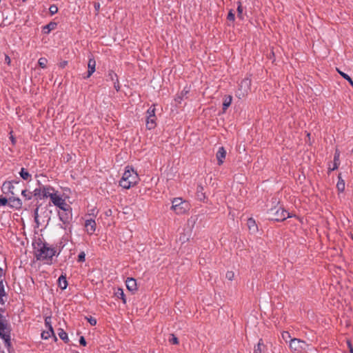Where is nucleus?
<instances>
[{"mask_svg": "<svg viewBox=\"0 0 353 353\" xmlns=\"http://www.w3.org/2000/svg\"><path fill=\"white\" fill-rule=\"evenodd\" d=\"M187 203L182 201L181 198H174L172 200V205L171 207L176 214H181L185 212Z\"/></svg>", "mask_w": 353, "mask_h": 353, "instance_id": "39448f33", "label": "nucleus"}, {"mask_svg": "<svg viewBox=\"0 0 353 353\" xmlns=\"http://www.w3.org/2000/svg\"><path fill=\"white\" fill-rule=\"evenodd\" d=\"M96 61L94 59H90L88 63V70L86 77L84 78H89L95 71Z\"/></svg>", "mask_w": 353, "mask_h": 353, "instance_id": "9b49d317", "label": "nucleus"}, {"mask_svg": "<svg viewBox=\"0 0 353 353\" xmlns=\"http://www.w3.org/2000/svg\"><path fill=\"white\" fill-rule=\"evenodd\" d=\"M10 139H11L12 144H14L15 143V139L12 136H11Z\"/></svg>", "mask_w": 353, "mask_h": 353, "instance_id": "5fc2aeb1", "label": "nucleus"}, {"mask_svg": "<svg viewBox=\"0 0 353 353\" xmlns=\"http://www.w3.org/2000/svg\"><path fill=\"white\" fill-rule=\"evenodd\" d=\"M19 174L20 176L24 180H28L31 177V175L29 174V172L23 168H21Z\"/></svg>", "mask_w": 353, "mask_h": 353, "instance_id": "393cba45", "label": "nucleus"}, {"mask_svg": "<svg viewBox=\"0 0 353 353\" xmlns=\"http://www.w3.org/2000/svg\"><path fill=\"white\" fill-rule=\"evenodd\" d=\"M0 337L4 341L7 347L11 346L10 327L6 320L3 319V315L0 314Z\"/></svg>", "mask_w": 353, "mask_h": 353, "instance_id": "f03ea898", "label": "nucleus"}, {"mask_svg": "<svg viewBox=\"0 0 353 353\" xmlns=\"http://www.w3.org/2000/svg\"><path fill=\"white\" fill-rule=\"evenodd\" d=\"M227 19L229 21H234V14L233 13L232 10H230L228 14Z\"/></svg>", "mask_w": 353, "mask_h": 353, "instance_id": "c03bdc74", "label": "nucleus"}, {"mask_svg": "<svg viewBox=\"0 0 353 353\" xmlns=\"http://www.w3.org/2000/svg\"><path fill=\"white\" fill-rule=\"evenodd\" d=\"M58 283H59V287L62 290H65L68 286V282L66 280V277L63 275H61L59 278Z\"/></svg>", "mask_w": 353, "mask_h": 353, "instance_id": "aec40b11", "label": "nucleus"}, {"mask_svg": "<svg viewBox=\"0 0 353 353\" xmlns=\"http://www.w3.org/2000/svg\"><path fill=\"white\" fill-rule=\"evenodd\" d=\"M123 176L128 181H130L134 185H135L139 180V175L137 172H135L133 168H130L128 166L126 167Z\"/></svg>", "mask_w": 353, "mask_h": 353, "instance_id": "423d86ee", "label": "nucleus"}, {"mask_svg": "<svg viewBox=\"0 0 353 353\" xmlns=\"http://www.w3.org/2000/svg\"><path fill=\"white\" fill-rule=\"evenodd\" d=\"M88 321L90 323L91 325H95L96 323H97V320L94 318L92 317V316L88 318Z\"/></svg>", "mask_w": 353, "mask_h": 353, "instance_id": "a18cd8bd", "label": "nucleus"}, {"mask_svg": "<svg viewBox=\"0 0 353 353\" xmlns=\"http://www.w3.org/2000/svg\"><path fill=\"white\" fill-rule=\"evenodd\" d=\"M126 287L128 290L134 292L137 290V281L133 278H128L125 281Z\"/></svg>", "mask_w": 353, "mask_h": 353, "instance_id": "ddd939ff", "label": "nucleus"}, {"mask_svg": "<svg viewBox=\"0 0 353 353\" xmlns=\"http://www.w3.org/2000/svg\"><path fill=\"white\" fill-rule=\"evenodd\" d=\"M79 343L81 345H83V346H85L86 345V341H85V338L83 336H81L80 337Z\"/></svg>", "mask_w": 353, "mask_h": 353, "instance_id": "de8ad7c7", "label": "nucleus"}, {"mask_svg": "<svg viewBox=\"0 0 353 353\" xmlns=\"http://www.w3.org/2000/svg\"><path fill=\"white\" fill-rule=\"evenodd\" d=\"M237 12H238L237 17L239 18H240L241 19H243V7L241 5L240 2H239V6H238V8H237Z\"/></svg>", "mask_w": 353, "mask_h": 353, "instance_id": "e433bc0d", "label": "nucleus"}, {"mask_svg": "<svg viewBox=\"0 0 353 353\" xmlns=\"http://www.w3.org/2000/svg\"><path fill=\"white\" fill-rule=\"evenodd\" d=\"M49 12L51 15L56 14L58 12V8L55 5H52L49 8Z\"/></svg>", "mask_w": 353, "mask_h": 353, "instance_id": "4c0bfd02", "label": "nucleus"}, {"mask_svg": "<svg viewBox=\"0 0 353 353\" xmlns=\"http://www.w3.org/2000/svg\"><path fill=\"white\" fill-rule=\"evenodd\" d=\"M156 117L147 116L146 119V128L148 130H152L156 126Z\"/></svg>", "mask_w": 353, "mask_h": 353, "instance_id": "2eb2a0df", "label": "nucleus"}, {"mask_svg": "<svg viewBox=\"0 0 353 353\" xmlns=\"http://www.w3.org/2000/svg\"><path fill=\"white\" fill-rule=\"evenodd\" d=\"M115 296L117 298L121 299L123 301V303H126L125 294L122 289L118 288L117 292H115Z\"/></svg>", "mask_w": 353, "mask_h": 353, "instance_id": "b1692460", "label": "nucleus"}, {"mask_svg": "<svg viewBox=\"0 0 353 353\" xmlns=\"http://www.w3.org/2000/svg\"><path fill=\"white\" fill-rule=\"evenodd\" d=\"M118 79V77L116 73H114L112 70H110L108 74L107 80H110L112 81H114Z\"/></svg>", "mask_w": 353, "mask_h": 353, "instance_id": "c756f323", "label": "nucleus"}, {"mask_svg": "<svg viewBox=\"0 0 353 353\" xmlns=\"http://www.w3.org/2000/svg\"><path fill=\"white\" fill-rule=\"evenodd\" d=\"M8 205L11 208L19 209L22 206V201L19 198L12 196L9 198Z\"/></svg>", "mask_w": 353, "mask_h": 353, "instance_id": "1a4fd4ad", "label": "nucleus"}, {"mask_svg": "<svg viewBox=\"0 0 353 353\" xmlns=\"http://www.w3.org/2000/svg\"><path fill=\"white\" fill-rule=\"evenodd\" d=\"M23 2H26L27 0H22Z\"/></svg>", "mask_w": 353, "mask_h": 353, "instance_id": "13d9d810", "label": "nucleus"}, {"mask_svg": "<svg viewBox=\"0 0 353 353\" xmlns=\"http://www.w3.org/2000/svg\"><path fill=\"white\" fill-rule=\"evenodd\" d=\"M168 341L174 345H177L179 343L178 338L173 334H170Z\"/></svg>", "mask_w": 353, "mask_h": 353, "instance_id": "2f4dec72", "label": "nucleus"}, {"mask_svg": "<svg viewBox=\"0 0 353 353\" xmlns=\"http://www.w3.org/2000/svg\"><path fill=\"white\" fill-rule=\"evenodd\" d=\"M99 7H100L99 3H94V8H95L96 10H99Z\"/></svg>", "mask_w": 353, "mask_h": 353, "instance_id": "864d4df0", "label": "nucleus"}, {"mask_svg": "<svg viewBox=\"0 0 353 353\" xmlns=\"http://www.w3.org/2000/svg\"><path fill=\"white\" fill-rule=\"evenodd\" d=\"M55 192V190L50 185H43V198L50 197Z\"/></svg>", "mask_w": 353, "mask_h": 353, "instance_id": "4468645a", "label": "nucleus"}, {"mask_svg": "<svg viewBox=\"0 0 353 353\" xmlns=\"http://www.w3.org/2000/svg\"><path fill=\"white\" fill-rule=\"evenodd\" d=\"M347 346L350 353H353V346L350 341H347Z\"/></svg>", "mask_w": 353, "mask_h": 353, "instance_id": "3c124183", "label": "nucleus"}, {"mask_svg": "<svg viewBox=\"0 0 353 353\" xmlns=\"http://www.w3.org/2000/svg\"><path fill=\"white\" fill-rule=\"evenodd\" d=\"M226 156V151L223 147L219 148L218 152H216V159L218 161V164L221 165L223 163V160L225 159Z\"/></svg>", "mask_w": 353, "mask_h": 353, "instance_id": "f8f14e48", "label": "nucleus"}, {"mask_svg": "<svg viewBox=\"0 0 353 353\" xmlns=\"http://www.w3.org/2000/svg\"><path fill=\"white\" fill-rule=\"evenodd\" d=\"M11 182H12V184L13 183H16V184H19V181H12Z\"/></svg>", "mask_w": 353, "mask_h": 353, "instance_id": "4d7b16f0", "label": "nucleus"}, {"mask_svg": "<svg viewBox=\"0 0 353 353\" xmlns=\"http://www.w3.org/2000/svg\"><path fill=\"white\" fill-rule=\"evenodd\" d=\"M337 71L341 74V76L343 78H344L345 80H347L350 83V85L353 87V81L352 80L350 77L349 75H347V74L340 71L339 69H337Z\"/></svg>", "mask_w": 353, "mask_h": 353, "instance_id": "c85d7f7f", "label": "nucleus"}, {"mask_svg": "<svg viewBox=\"0 0 353 353\" xmlns=\"http://www.w3.org/2000/svg\"><path fill=\"white\" fill-rule=\"evenodd\" d=\"M265 350L263 340L260 339L257 345L254 347V353H262Z\"/></svg>", "mask_w": 353, "mask_h": 353, "instance_id": "dca6fc26", "label": "nucleus"}, {"mask_svg": "<svg viewBox=\"0 0 353 353\" xmlns=\"http://www.w3.org/2000/svg\"><path fill=\"white\" fill-rule=\"evenodd\" d=\"M50 198L54 205L59 207L63 210H66L68 204L65 203L64 199H63L59 194H57V191H55L52 195H50Z\"/></svg>", "mask_w": 353, "mask_h": 353, "instance_id": "0eeeda50", "label": "nucleus"}, {"mask_svg": "<svg viewBox=\"0 0 353 353\" xmlns=\"http://www.w3.org/2000/svg\"><path fill=\"white\" fill-rule=\"evenodd\" d=\"M0 311H2V309L0 308Z\"/></svg>", "mask_w": 353, "mask_h": 353, "instance_id": "bf43d9fd", "label": "nucleus"}, {"mask_svg": "<svg viewBox=\"0 0 353 353\" xmlns=\"http://www.w3.org/2000/svg\"><path fill=\"white\" fill-rule=\"evenodd\" d=\"M21 194L27 200H30L32 198V193L31 192H28L27 190H23L21 191Z\"/></svg>", "mask_w": 353, "mask_h": 353, "instance_id": "c9c22d12", "label": "nucleus"}, {"mask_svg": "<svg viewBox=\"0 0 353 353\" xmlns=\"http://www.w3.org/2000/svg\"><path fill=\"white\" fill-rule=\"evenodd\" d=\"M338 179H339V181H338V183L336 184V188L338 189V190L340 192H343L345 190V181L344 180L341 178V174L340 173L338 176Z\"/></svg>", "mask_w": 353, "mask_h": 353, "instance_id": "6ab92c4d", "label": "nucleus"}, {"mask_svg": "<svg viewBox=\"0 0 353 353\" xmlns=\"http://www.w3.org/2000/svg\"><path fill=\"white\" fill-rule=\"evenodd\" d=\"M232 97L230 95L225 96L223 103V112H225L226 110L231 105Z\"/></svg>", "mask_w": 353, "mask_h": 353, "instance_id": "a211bd4d", "label": "nucleus"}, {"mask_svg": "<svg viewBox=\"0 0 353 353\" xmlns=\"http://www.w3.org/2000/svg\"><path fill=\"white\" fill-rule=\"evenodd\" d=\"M50 334H52V333L50 330L46 332L44 331L41 334V337L44 339H48L50 336Z\"/></svg>", "mask_w": 353, "mask_h": 353, "instance_id": "37998d69", "label": "nucleus"}, {"mask_svg": "<svg viewBox=\"0 0 353 353\" xmlns=\"http://www.w3.org/2000/svg\"><path fill=\"white\" fill-rule=\"evenodd\" d=\"M270 219L276 221H282L290 217V213L283 208L271 209L269 212Z\"/></svg>", "mask_w": 353, "mask_h": 353, "instance_id": "20e7f679", "label": "nucleus"}, {"mask_svg": "<svg viewBox=\"0 0 353 353\" xmlns=\"http://www.w3.org/2000/svg\"><path fill=\"white\" fill-rule=\"evenodd\" d=\"M58 335L65 343H68V334L63 329H59Z\"/></svg>", "mask_w": 353, "mask_h": 353, "instance_id": "4be33fe9", "label": "nucleus"}, {"mask_svg": "<svg viewBox=\"0 0 353 353\" xmlns=\"http://www.w3.org/2000/svg\"><path fill=\"white\" fill-rule=\"evenodd\" d=\"M281 336H282V339L286 342V343H290V339H292L291 338V336L290 334V333L288 332H283L282 334H281Z\"/></svg>", "mask_w": 353, "mask_h": 353, "instance_id": "473e14b6", "label": "nucleus"}, {"mask_svg": "<svg viewBox=\"0 0 353 353\" xmlns=\"http://www.w3.org/2000/svg\"><path fill=\"white\" fill-rule=\"evenodd\" d=\"M85 227L88 234H92L96 229V223L93 219H89L85 221Z\"/></svg>", "mask_w": 353, "mask_h": 353, "instance_id": "9d476101", "label": "nucleus"}, {"mask_svg": "<svg viewBox=\"0 0 353 353\" xmlns=\"http://www.w3.org/2000/svg\"><path fill=\"white\" fill-rule=\"evenodd\" d=\"M225 276L229 281H232L234 276V274L232 271H228L227 272Z\"/></svg>", "mask_w": 353, "mask_h": 353, "instance_id": "79ce46f5", "label": "nucleus"}, {"mask_svg": "<svg viewBox=\"0 0 353 353\" xmlns=\"http://www.w3.org/2000/svg\"><path fill=\"white\" fill-rule=\"evenodd\" d=\"M248 225L250 230H254V228H256L255 221L252 218H250L248 220Z\"/></svg>", "mask_w": 353, "mask_h": 353, "instance_id": "f704fd0d", "label": "nucleus"}, {"mask_svg": "<svg viewBox=\"0 0 353 353\" xmlns=\"http://www.w3.org/2000/svg\"><path fill=\"white\" fill-rule=\"evenodd\" d=\"M9 202V198L7 199L6 197L0 196V206H3L8 204Z\"/></svg>", "mask_w": 353, "mask_h": 353, "instance_id": "58836bf2", "label": "nucleus"}, {"mask_svg": "<svg viewBox=\"0 0 353 353\" xmlns=\"http://www.w3.org/2000/svg\"><path fill=\"white\" fill-rule=\"evenodd\" d=\"M57 26V23L54 22H50L48 25L43 27L45 33H49L51 30H54Z\"/></svg>", "mask_w": 353, "mask_h": 353, "instance_id": "5701e85b", "label": "nucleus"}, {"mask_svg": "<svg viewBox=\"0 0 353 353\" xmlns=\"http://www.w3.org/2000/svg\"><path fill=\"white\" fill-rule=\"evenodd\" d=\"M339 154L338 153L337 150L336 151L334 157V165L332 168H330V172L332 170H335L338 168L339 165Z\"/></svg>", "mask_w": 353, "mask_h": 353, "instance_id": "412c9836", "label": "nucleus"}, {"mask_svg": "<svg viewBox=\"0 0 353 353\" xmlns=\"http://www.w3.org/2000/svg\"><path fill=\"white\" fill-rule=\"evenodd\" d=\"M6 295V292L4 290V287L3 284V281H0V305L4 304V301L3 300V296Z\"/></svg>", "mask_w": 353, "mask_h": 353, "instance_id": "a878e982", "label": "nucleus"}, {"mask_svg": "<svg viewBox=\"0 0 353 353\" xmlns=\"http://www.w3.org/2000/svg\"><path fill=\"white\" fill-rule=\"evenodd\" d=\"M39 248H35V256L37 260H51L55 255L56 250L48 246L45 243H38Z\"/></svg>", "mask_w": 353, "mask_h": 353, "instance_id": "f257e3e1", "label": "nucleus"}, {"mask_svg": "<svg viewBox=\"0 0 353 353\" xmlns=\"http://www.w3.org/2000/svg\"><path fill=\"white\" fill-rule=\"evenodd\" d=\"M47 63H48V60L46 58H44V57L40 58L38 61L39 66L42 68H46Z\"/></svg>", "mask_w": 353, "mask_h": 353, "instance_id": "72a5a7b5", "label": "nucleus"}, {"mask_svg": "<svg viewBox=\"0 0 353 353\" xmlns=\"http://www.w3.org/2000/svg\"><path fill=\"white\" fill-rule=\"evenodd\" d=\"M203 188L201 185H198L197 186L196 194H197V197L200 200H202V199H203L205 198V194L203 192Z\"/></svg>", "mask_w": 353, "mask_h": 353, "instance_id": "bb28decb", "label": "nucleus"}, {"mask_svg": "<svg viewBox=\"0 0 353 353\" xmlns=\"http://www.w3.org/2000/svg\"><path fill=\"white\" fill-rule=\"evenodd\" d=\"M5 61L9 65L11 62V60H10V58L8 56V55H6L5 57Z\"/></svg>", "mask_w": 353, "mask_h": 353, "instance_id": "603ef678", "label": "nucleus"}, {"mask_svg": "<svg viewBox=\"0 0 353 353\" xmlns=\"http://www.w3.org/2000/svg\"><path fill=\"white\" fill-rule=\"evenodd\" d=\"M119 185L121 186L124 189H129L132 186H134V185L132 183H131L130 181H128L123 176H122L121 179L119 181Z\"/></svg>", "mask_w": 353, "mask_h": 353, "instance_id": "f3484780", "label": "nucleus"}, {"mask_svg": "<svg viewBox=\"0 0 353 353\" xmlns=\"http://www.w3.org/2000/svg\"><path fill=\"white\" fill-rule=\"evenodd\" d=\"M38 210H39V208H37L34 212V220L36 222H38V220H37L38 219Z\"/></svg>", "mask_w": 353, "mask_h": 353, "instance_id": "8fccbe9b", "label": "nucleus"}, {"mask_svg": "<svg viewBox=\"0 0 353 353\" xmlns=\"http://www.w3.org/2000/svg\"><path fill=\"white\" fill-rule=\"evenodd\" d=\"M85 254L84 252H81L78 256V261L83 262L85 261Z\"/></svg>", "mask_w": 353, "mask_h": 353, "instance_id": "a19ab883", "label": "nucleus"}, {"mask_svg": "<svg viewBox=\"0 0 353 353\" xmlns=\"http://www.w3.org/2000/svg\"><path fill=\"white\" fill-rule=\"evenodd\" d=\"M50 317H47L45 319V324L47 327H48L50 332L52 333V334L54 336L55 340L57 339L56 336H54V331H53V328L52 327V325H50Z\"/></svg>", "mask_w": 353, "mask_h": 353, "instance_id": "7c9ffc66", "label": "nucleus"}, {"mask_svg": "<svg viewBox=\"0 0 353 353\" xmlns=\"http://www.w3.org/2000/svg\"><path fill=\"white\" fill-rule=\"evenodd\" d=\"M42 194H43V185H40V187L39 188H36L34 190V196H37L39 199H43Z\"/></svg>", "mask_w": 353, "mask_h": 353, "instance_id": "cd10ccee", "label": "nucleus"}, {"mask_svg": "<svg viewBox=\"0 0 353 353\" xmlns=\"http://www.w3.org/2000/svg\"><path fill=\"white\" fill-rule=\"evenodd\" d=\"M148 116L155 117V108L150 107L147 111Z\"/></svg>", "mask_w": 353, "mask_h": 353, "instance_id": "ea45409f", "label": "nucleus"}, {"mask_svg": "<svg viewBox=\"0 0 353 353\" xmlns=\"http://www.w3.org/2000/svg\"><path fill=\"white\" fill-rule=\"evenodd\" d=\"M289 347L294 353H303L310 350L309 344L296 338L290 340Z\"/></svg>", "mask_w": 353, "mask_h": 353, "instance_id": "7ed1b4c3", "label": "nucleus"}, {"mask_svg": "<svg viewBox=\"0 0 353 353\" xmlns=\"http://www.w3.org/2000/svg\"><path fill=\"white\" fill-rule=\"evenodd\" d=\"M113 83H114V87L116 89V90L119 91L120 90V85H119V80L117 79L114 81H113Z\"/></svg>", "mask_w": 353, "mask_h": 353, "instance_id": "49530a36", "label": "nucleus"}, {"mask_svg": "<svg viewBox=\"0 0 353 353\" xmlns=\"http://www.w3.org/2000/svg\"><path fill=\"white\" fill-rule=\"evenodd\" d=\"M3 273V269L1 268H0V277L2 276Z\"/></svg>", "mask_w": 353, "mask_h": 353, "instance_id": "6e6d98bb", "label": "nucleus"}, {"mask_svg": "<svg viewBox=\"0 0 353 353\" xmlns=\"http://www.w3.org/2000/svg\"><path fill=\"white\" fill-rule=\"evenodd\" d=\"M68 64L67 61H63L59 63V66L61 68H64Z\"/></svg>", "mask_w": 353, "mask_h": 353, "instance_id": "09e8293b", "label": "nucleus"}, {"mask_svg": "<svg viewBox=\"0 0 353 353\" xmlns=\"http://www.w3.org/2000/svg\"><path fill=\"white\" fill-rule=\"evenodd\" d=\"M14 186L11 181H5L1 187V190L4 194L10 193L12 196L14 195Z\"/></svg>", "mask_w": 353, "mask_h": 353, "instance_id": "6e6552de", "label": "nucleus"}]
</instances>
